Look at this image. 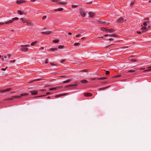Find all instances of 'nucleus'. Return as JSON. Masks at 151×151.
<instances>
[{"mask_svg":"<svg viewBox=\"0 0 151 151\" xmlns=\"http://www.w3.org/2000/svg\"><path fill=\"white\" fill-rule=\"evenodd\" d=\"M79 45V43H75L74 45H75V46H77V45Z\"/></svg>","mask_w":151,"mask_h":151,"instance_id":"nucleus-44","label":"nucleus"},{"mask_svg":"<svg viewBox=\"0 0 151 151\" xmlns=\"http://www.w3.org/2000/svg\"><path fill=\"white\" fill-rule=\"evenodd\" d=\"M23 22L24 23H26V24L29 25H32V23L30 21L26 19H25L24 21H23Z\"/></svg>","mask_w":151,"mask_h":151,"instance_id":"nucleus-3","label":"nucleus"},{"mask_svg":"<svg viewBox=\"0 0 151 151\" xmlns=\"http://www.w3.org/2000/svg\"><path fill=\"white\" fill-rule=\"evenodd\" d=\"M147 25V23L146 22H145L143 23V25L145 26H146Z\"/></svg>","mask_w":151,"mask_h":151,"instance_id":"nucleus-38","label":"nucleus"},{"mask_svg":"<svg viewBox=\"0 0 151 151\" xmlns=\"http://www.w3.org/2000/svg\"><path fill=\"white\" fill-rule=\"evenodd\" d=\"M109 30V32H114V30L113 29H110Z\"/></svg>","mask_w":151,"mask_h":151,"instance_id":"nucleus-33","label":"nucleus"},{"mask_svg":"<svg viewBox=\"0 0 151 151\" xmlns=\"http://www.w3.org/2000/svg\"><path fill=\"white\" fill-rule=\"evenodd\" d=\"M45 96V95H41V96H39L38 97H42V96Z\"/></svg>","mask_w":151,"mask_h":151,"instance_id":"nucleus-55","label":"nucleus"},{"mask_svg":"<svg viewBox=\"0 0 151 151\" xmlns=\"http://www.w3.org/2000/svg\"><path fill=\"white\" fill-rule=\"evenodd\" d=\"M63 47V46H60L58 47V49H61Z\"/></svg>","mask_w":151,"mask_h":151,"instance_id":"nucleus-41","label":"nucleus"},{"mask_svg":"<svg viewBox=\"0 0 151 151\" xmlns=\"http://www.w3.org/2000/svg\"><path fill=\"white\" fill-rule=\"evenodd\" d=\"M61 77H62L63 78H67V77L65 76H61Z\"/></svg>","mask_w":151,"mask_h":151,"instance_id":"nucleus-61","label":"nucleus"},{"mask_svg":"<svg viewBox=\"0 0 151 151\" xmlns=\"http://www.w3.org/2000/svg\"><path fill=\"white\" fill-rule=\"evenodd\" d=\"M84 95L85 96L87 97L91 96L92 95L91 93H84Z\"/></svg>","mask_w":151,"mask_h":151,"instance_id":"nucleus-11","label":"nucleus"},{"mask_svg":"<svg viewBox=\"0 0 151 151\" xmlns=\"http://www.w3.org/2000/svg\"><path fill=\"white\" fill-rule=\"evenodd\" d=\"M16 60H10V62L11 63H14L15 62Z\"/></svg>","mask_w":151,"mask_h":151,"instance_id":"nucleus-40","label":"nucleus"},{"mask_svg":"<svg viewBox=\"0 0 151 151\" xmlns=\"http://www.w3.org/2000/svg\"><path fill=\"white\" fill-rule=\"evenodd\" d=\"M59 40H54L52 41V42L54 43H57L59 42Z\"/></svg>","mask_w":151,"mask_h":151,"instance_id":"nucleus-22","label":"nucleus"},{"mask_svg":"<svg viewBox=\"0 0 151 151\" xmlns=\"http://www.w3.org/2000/svg\"><path fill=\"white\" fill-rule=\"evenodd\" d=\"M50 65H55V64H53L52 63H50Z\"/></svg>","mask_w":151,"mask_h":151,"instance_id":"nucleus-53","label":"nucleus"},{"mask_svg":"<svg viewBox=\"0 0 151 151\" xmlns=\"http://www.w3.org/2000/svg\"><path fill=\"white\" fill-rule=\"evenodd\" d=\"M63 10V8H59L57 9H55L54 10L55 11H61Z\"/></svg>","mask_w":151,"mask_h":151,"instance_id":"nucleus-21","label":"nucleus"},{"mask_svg":"<svg viewBox=\"0 0 151 151\" xmlns=\"http://www.w3.org/2000/svg\"><path fill=\"white\" fill-rule=\"evenodd\" d=\"M70 81H71V80H67L66 81H64L63 82V83H69Z\"/></svg>","mask_w":151,"mask_h":151,"instance_id":"nucleus-26","label":"nucleus"},{"mask_svg":"<svg viewBox=\"0 0 151 151\" xmlns=\"http://www.w3.org/2000/svg\"><path fill=\"white\" fill-rule=\"evenodd\" d=\"M7 68V67H6L5 68H1V70H3V71H5V70Z\"/></svg>","mask_w":151,"mask_h":151,"instance_id":"nucleus-42","label":"nucleus"},{"mask_svg":"<svg viewBox=\"0 0 151 151\" xmlns=\"http://www.w3.org/2000/svg\"><path fill=\"white\" fill-rule=\"evenodd\" d=\"M37 42V41H35V42H32L31 44V45L32 46H34V45Z\"/></svg>","mask_w":151,"mask_h":151,"instance_id":"nucleus-28","label":"nucleus"},{"mask_svg":"<svg viewBox=\"0 0 151 151\" xmlns=\"http://www.w3.org/2000/svg\"><path fill=\"white\" fill-rule=\"evenodd\" d=\"M28 46L27 45H22L21 46L22 47L21 48V50L24 52H26L28 49V48L26 47Z\"/></svg>","mask_w":151,"mask_h":151,"instance_id":"nucleus-2","label":"nucleus"},{"mask_svg":"<svg viewBox=\"0 0 151 151\" xmlns=\"http://www.w3.org/2000/svg\"><path fill=\"white\" fill-rule=\"evenodd\" d=\"M20 19L22 21V22H23V21H24L25 19H24L23 18H21Z\"/></svg>","mask_w":151,"mask_h":151,"instance_id":"nucleus-50","label":"nucleus"},{"mask_svg":"<svg viewBox=\"0 0 151 151\" xmlns=\"http://www.w3.org/2000/svg\"><path fill=\"white\" fill-rule=\"evenodd\" d=\"M96 79V78H92V79H91V80H95Z\"/></svg>","mask_w":151,"mask_h":151,"instance_id":"nucleus-59","label":"nucleus"},{"mask_svg":"<svg viewBox=\"0 0 151 151\" xmlns=\"http://www.w3.org/2000/svg\"><path fill=\"white\" fill-rule=\"evenodd\" d=\"M77 86V84H73V85H68V86H66L65 87V88H71L72 87H73V86Z\"/></svg>","mask_w":151,"mask_h":151,"instance_id":"nucleus-13","label":"nucleus"},{"mask_svg":"<svg viewBox=\"0 0 151 151\" xmlns=\"http://www.w3.org/2000/svg\"><path fill=\"white\" fill-rule=\"evenodd\" d=\"M47 17V16H44L43 17L42 19H46Z\"/></svg>","mask_w":151,"mask_h":151,"instance_id":"nucleus-43","label":"nucleus"},{"mask_svg":"<svg viewBox=\"0 0 151 151\" xmlns=\"http://www.w3.org/2000/svg\"><path fill=\"white\" fill-rule=\"evenodd\" d=\"M92 2V1H90V2H88V4H91V2Z\"/></svg>","mask_w":151,"mask_h":151,"instance_id":"nucleus-64","label":"nucleus"},{"mask_svg":"<svg viewBox=\"0 0 151 151\" xmlns=\"http://www.w3.org/2000/svg\"><path fill=\"white\" fill-rule=\"evenodd\" d=\"M20 98V96H14L13 97H12V98H8L7 99H6V100H12L14 98Z\"/></svg>","mask_w":151,"mask_h":151,"instance_id":"nucleus-5","label":"nucleus"},{"mask_svg":"<svg viewBox=\"0 0 151 151\" xmlns=\"http://www.w3.org/2000/svg\"><path fill=\"white\" fill-rule=\"evenodd\" d=\"M109 41H113L114 40L112 38H110L109 39Z\"/></svg>","mask_w":151,"mask_h":151,"instance_id":"nucleus-48","label":"nucleus"},{"mask_svg":"<svg viewBox=\"0 0 151 151\" xmlns=\"http://www.w3.org/2000/svg\"><path fill=\"white\" fill-rule=\"evenodd\" d=\"M107 36H111V37H117V36L115 34H111V35H108V34H106V35H104V36L105 37H106Z\"/></svg>","mask_w":151,"mask_h":151,"instance_id":"nucleus-10","label":"nucleus"},{"mask_svg":"<svg viewBox=\"0 0 151 151\" xmlns=\"http://www.w3.org/2000/svg\"><path fill=\"white\" fill-rule=\"evenodd\" d=\"M14 19L15 21V20H18L19 18H18L17 17H15V18H14Z\"/></svg>","mask_w":151,"mask_h":151,"instance_id":"nucleus-45","label":"nucleus"},{"mask_svg":"<svg viewBox=\"0 0 151 151\" xmlns=\"http://www.w3.org/2000/svg\"><path fill=\"white\" fill-rule=\"evenodd\" d=\"M12 23V22L11 20H10L8 22H6L5 23L6 24H10V23Z\"/></svg>","mask_w":151,"mask_h":151,"instance_id":"nucleus-30","label":"nucleus"},{"mask_svg":"<svg viewBox=\"0 0 151 151\" xmlns=\"http://www.w3.org/2000/svg\"><path fill=\"white\" fill-rule=\"evenodd\" d=\"M109 71H106V75H108L109 74Z\"/></svg>","mask_w":151,"mask_h":151,"instance_id":"nucleus-39","label":"nucleus"},{"mask_svg":"<svg viewBox=\"0 0 151 151\" xmlns=\"http://www.w3.org/2000/svg\"><path fill=\"white\" fill-rule=\"evenodd\" d=\"M77 5H72V7L73 8H76L77 7Z\"/></svg>","mask_w":151,"mask_h":151,"instance_id":"nucleus-36","label":"nucleus"},{"mask_svg":"<svg viewBox=\"0 0 151 151\" xmlns=\"http://www.w3.org/2000/svg\"><path fill=\"white\" fill-rule=\"evenodd\" d=\"M11 56V54H7L6 55H4V56H3L4 58H9Z\"/></svg>","mask_w":151,"mask_h":151,"instance_id":"nucleus-14","label":"nucleus"},{"mask_svg":"<svg viewBox=\"0 0 151 151\" xmlns=\"http://www.w3.org/2000/svg\"><path fill=\"white\" fill-rule=\"evenodd\" d=\"M35 1L36 0H31V1L32 2H35Z\"/></svg>","mask_w":151,"mask_h":151,"instance_id":"nucleus-60","label":"nucleus"},{"mask_svg":"<svg viewBox=\"0 0 151 151\" xmlns=\"http://www.w3.org/2000/svg\"><path fill=\"white\" fill-rule=\"evenodd\" d=\"M30 93L32 95H34L37 94L38 93V91H30Z\"/></svg>","mask_w":151,"mask_h":151,"instance_id":"nucleus-8","label":"nucleus"},{"mask_svg":"<svg viewBox=\"0 0 151 151\" xmlns=\"http://www.w3.org/2000/svg\"><path fill=\"white\" fill-rule=\"evenodd\" d=\"M4 23H0V25H2L4 24Z\"/></svg>","mask_w":151,"mask_h":151,"instance_id":"nucleus-57","label":"nucleus"},{"mask_svg":"<svg viewBox=\"0 0 151 151\" xmlns=\"http://www.w3.org/2000/svg\"><path fill=\"white\" fill-rule=\"evenodd\" d=\"M106 78L105 77H103L102 78H99L98 79V80H104Z\"/></svg>","mask_w":151,"mask_h":151,"instance_id":"nucleus-31","label":"nucleus"},{"mask_svg":"<svg viewBox=\"0 0 151 151\" xmlns=\"http://www.w3.org/2000/svg\"><path fill=\"white\" fill-rule=\"evenodd\" d=\"M80 36V35H76V37H79Z\"/></svg>","mask_w":151,"mask_h":151,"instance_id":"nucleus-54","label":"nucleus"},{"mask_svg":"<svg viewBox=\"0 0 151 151\" xmlns=\"http://www.w3.org/2000/svg\"><path fill=\"white\" fill-rule=\"evenodd\" d=\"M101 29L102 30L104 31H106L107 30V29L103 27H101Z\"/></svg>","mask_w":151,"mask_h":151,"instance_id":"nucleus-27","label":"nucleus"},{"mask_svg":"<svg viewBox=\"0 0 151 151\" xmlns=\"http://www.w3.org/2000/svg\"><path fill=\"white\" fill-rule=\"evenodd\" d=\"M145 68H140V69L141 70H144L145 69Z\"/></svg>","mask_w":151,"mask_h":151,"instance_id":"nucleus-63","label":"nucleus"},{"mask_svg":"<svg viewBox=\"0 0 151 151\" xmlns=\"http://www.w3.org/2000/svg\"><path fill=\"white\" fill-rule=\"evenodd\" d=\"M0 92H1V93H4V92H6V89H4V90L0 91Z\"/></svg>","mask_w":151,"mask_h":151,"instance_id":"nucleus-34","label":"nucleus"},{"mask_svg":"<svg viewBox=\"0 0 151 151\" xmlns=\"http://www.w3.org/2000/svg\"><path fill=\"white\" fill-rule=\"evenodd\" d=\"M149 17H147L146 18L144 19V20H149Z\"/></svg>","mask_w":151,"mask_h":151,"instance_id":"nucleus-47","label":"nucleus"},{"mask_svg":"<svg viewBox=\"0 0 151 151\" xmlns=\"http://www.w3.org/2000/svg\"><path fill=\"white\" fill-rule=\"evenodd\" d=\"M66 94H62L57 95H56L55 96V97H60V96H63L65 95Z\"/></svg>","mask_w":151,"mask_h":151,"instance_id":"nucleus-24","label":"nucleus"},{"mask_svg":"<svg viewBox=\"0 0 151 151\" xmlns=\"http://www.w3.org/2000/svg\"><path fill=\"white\" fill-rule=\"evenodd\" d=\"M108 88V87H103L102 88H100L99 89V90H104Z\"/></svg>","mask_w":151,"mask_h":151,"instance_id":"nucleus-23","label":"nucleus"},{"mask_svg":"<svg viewBox=\"0 0 151 151\" xmlns=\"http://www.w3.org/2000/svg\"><path fill=\"white\" fill-rule=\"evenodd\" d=\"M141 30L142 31V32H144L147 31V28L145 27H142L141 28Z\"/></svg>","mask_w":151,"mask_h":151,"instance_id":"nucleus-12","label":"nucleus"},{"mask_svg":"<svg viewBox=\"0 0 151 151\" xmlns=\"http://www.w3.org/2000/svg\"><path fill=\"white\" fill-rule=\"evenodd\" d=\"M52 33L51 31H46V32H41V33L46 34V35H50Z\"/></svg>","mask_w":151,"mask_h":151,"instance_id":"nucleus-7","label":"nucleus"},{"mask_svg":"<svg viewBox=\"0 0 151 151\" xmlns=\"http://www.w3.org/2000/svg\"><path fill=\"white\" fill-rule=\"evenodd\" d=\"M68 34L70 35H72V33L70 32H69L68 33Z\"/></svg>","mask_w":151,"mask_h":151,"instance_id":"nucleus-62","label":"nucleus"},{"mask_svg":"<svg viewBox=\"0 0 151 151\" xmlns=\"http://www.w3.org/2000/svg\"><path fill=\"white\" fill-rule=\"evenodd\" d=\"M81 15L83 17H84L85 16V14L83 11H81L80 12Z\"/></svg>","mask_w":151,"mask_h":151,"instance_id":"nucleus-16","label":"nucleus"},{"mask_svg":"<svg viewBox=\"0 0 151 151\" xmlns=\"http://www.w3.org/2000/svg\"><path fill=\"white\" fill-rule=\"evenodd\" d=\"M11 88H9L7 89H6V92L9 91L11 90Z\"/></svg>","mask_w":151,"mask_h":151,"instance_id":"nucleus-37","label":"nucleus"},{"mask_svg":"<svg viewBox=\"0 0 151 151\" xmlns=\"http://www.w3.org/2000/svg\"><path fill=\"white\" fill-rule=\"evenodd\" d=\"M62 88V86H57L55 88H51L49 89V91H52L54 90H57L59 88Z\"/></svg>","mask_w":151,"mask_h":151,"instance_id":"nucleus-4","label":"nucleus"},{"mask_svg":"<svg viewBox=\"0 0 151 151\" xmlns=\"http://www.w3.org/2000/svg\"><path fill=\"white\" fill-rule=\"evenodd\" d=\"M57 49L56 48H51L50 49V50L51 51H53L54 50H57Z\"/></svg>","mask_w":151,"mask_h":151,"instance_id":"nucleus-29","label":"nucleus"},{"mask_svg":"<svg viewBox=\"0 0 151 151\" xmlns=\"http://www.w3.org/2000/svg\"><path fill=\"white\" fill-rule=\"evenodd\" d=\"M147 68L148 69L146 70H144V71L145 72H147L148 71L151 70V66H150L148 67Z\"/></svg>","mask_w":151,"mask_h":151,"instance_id":"nucleus-19","label":"nucleus"},{"mask_svg":"<svg viewBox=\"0 0 151 151\" xmlns=\"http://www.w3.org/2000/svg\"><path fill=\"white\" fill-rule=\"evenodd\" d=\"M12 22H13V21H15V19H14V18H12V20H11Z\"/></svg>","mask_w":151,"mask_h":151,"instance_id":"nucleus-51","label":"nucleus"},{"mask_svg":"<svg viewBox=\"0 0 151 151\" xmlns=\"http://www.w3.org/2000/svg\"><path fill=\"white\" fill-rule=\"evenodd\" d=\"M51 1L53 2H56L58 4L61 5H65L66 4L65 2H59V0H50Z\"/></svg>","mask_w":151,"mask_h":151,"instance_id":"nucleus-1","label":"nucleus"},{"mask_svg":"<svg viewBox=\"0 0 151 151\" xmlns=\"http://www.w3.org/2000/svg\"><path fill=\"white\" fill-rule=\"evenodd\" d=\"M81 83H88V81H87L86 80H82L81 81Z\"/></svg>","mask_w":151,"mask_h":151,"instance_id":"nucleus-17","label":"nucleus"},{"mask_svg":"<svg viewBox=\"0 0 151 151\" xmlns=\"http://www.w3.org/2000/svg\"><path fill=\"white\" fill-rule=\"evenodd\" d=\"M27 95H28V94L27 93H24L21 94L20 95V96H20V97H21V96H27Z\"/></svg>","mask_w":151,"mask_h":151,"instance_id":"nucleus-18","label":"nucleus"},{"mask_svg":"<svg viewBox=\"0 0 151 151\" xmlns=\"http://www.w3.org/2000/svg\"><path fill=\"white\" fill-rule=\"evenodd\" d=\"M124 20L122 18H120L118 19L117 21V22L118 23H123V22Z\"/></svg>","mask_w":151,"mask_h":151,"instance_id":"nucleus-9","label":"nucleus"},{"mask_svg":"<svg viewBox=\"0 0 151 151\" xmlns=\"http://www.w3.org/2000/svg\"><path fill=\"white\" fill-rule=\"evenodd\" d=\"M44 47H41L40 48V49H44Z\"/></svg>","mask_w":151,"mask_h":151,"instance_id":"nucleus-56","label":"nucleus"},{"mask_svg":"<svg viewBox=\"0 0 151 151\" xmlns=\"http://www.w3.org/2000/svg\"><path fill=\"white\" fill-rule=\"evenodd\" d=\"M136 72V71L135 70H129L128 71V72L133 73V72Z\"/></svg>","mask_w":151,"mask_h":151,"instance_id":"nucleus-25","label":"nucleus"},{"mask_svg":"<svg viewBox=\"0 0 151 151\" xmlns=\"http://www.w3.org/2000/svg\"><path fill=\"white\" fill-rule=\"evenodd\" d=\"M134 1L132 2L130 4V6L131 7H132V6H133L134 5Z\"/></svg>","mask_w":151,"mask_h":151,"instance_id":"nucleus-32","label":"nucleus"},{"mask_svg":"<svg viewBox=\"0 0 151 151\" xmlns=\"http://www.w3.org/2000/svg\"><path fill=\"white\" fill-rule=\"evenodd\" d=\"M25 2V0H20L19 1H17L16 2V4H20Z\"/></svg>","mask_w":151,"mask_h":151,"instance_id":"nucleus-6","label":"nucleus"},{"mask_svg":"<svg viewBox=\"0 0 151 151\" xmlns=\"http://www.w3.org/2000/svg\"><path fill=\"white\" fill-rule=\"evenodd\" d=\"M120 76H121L120 75H117V76H115L114 77H115V78H117V77H119Z\"/></svg>","mask_w":151,"mask_h":151,"instance_id":"nucleus-49","label":"nucleus"},{"mask_svg":"<svg viewBox=\"0 0 151 151\" xmlns=\"http://www.w3.org/2000/svg\"><path fill=\"white\" fill-rule=\"evenodd\" d=\"M137 33L138 34H142V32H139V31H137Z\"/></svg>","mask_w":151,"mask_h":151,"instance_id":"nucleus-46","label":"nucleus"},{"mask_svg":"<svg viewBox=\"0 0 151 151\" xmlns=\"http://www.w3.org/2000/svg\"><path fill=\"white\" fill-rule=\"evenodd\" d=\"M50 92H47L46 93V95H49V94H50Z\"/></svg>","mask_w":151,"mask_h":151,"instance_id":"nucleus-52","label":"nucleus"},{"mask_svg":"<svg viewBox=\"0 0 151 151\" xmlns=\"http://www.w3.org/2000/svg\"><path fill=\"white\" fill-rule=\"evenodd\" d=\"M40 80H41V79H37L35 80H34V81H35L36 80V81H40Z\"/></svg>","mask_w":151,"mask_h":151,"instance_id":"nucleus-58","label":"nucleus"},{"mask_svg":"<svg viewBox=\"0 0 151 151\" xmlns=\"http://www.w3.org/2000/svg\"><path fill=\"white\" fill-rule=\"evenodd\" d=\"M130 60L132 62H134L135 61H137V60H136V59H131Z\"/></svg>","mask_w":151,"mask_h":151,"instance_id":"nucleus-35","label":"nucleus"},{"mask_svg":"<svg viewBox=\"0 0 151 151\" xmlns=\"http://www.w3.org/2000/svg\"><path fill=\"white\" fill-rule=\"evenodd\" d=\"M90 15V16L91 17H93L94 16V14L93 13L91 12H89L88 13Z\"/></svg>","mask_w":151,"mask_h":151,"instance_id":"nucleus-20","label":"nucleus"},{"mask_svg":"<svg viewBox=\"0 0 151 151\" xmlns=\"http://www.w3.org/2000/svg\"><path fill=\"white\" fill-rule=\"evenodd\" d=\"M17 12L20 15L23 14H24L25 13L24 12H22L20 10H18Z\"/></svg>","mask_w":151,"mask_h":151,"instance_id":"nucleus-15","label":"nucleus"}]
</instances>
